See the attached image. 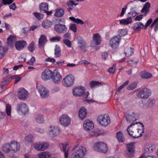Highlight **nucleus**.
<instances>
[{
    "label": "nucleus",
    "instance_id": "f257e3e1",
    "mask_svg": "<svg viewBox=\"0 0 158 158\" xmlns=\"http://www.w3.org/2000/svg\"><path fill=\"white\" fill-rule=\"evenodd\" d=\"M84 87L82 86H78L73 88V93L75 96H82L84 98H87L89 94V92H85Z\"/></svg>",
    "mask_w": 158,
    "mask_h": 158
},
{
    "label": "nucleus",
    "instance_id": "f03ea898",
    "mask_svg": "<svg viewBox=\"0 0 158 158\" xmlns=\"http://www.w3.org/2000/svg\"><path fill=\"white\" fill-rule=\"evenodd\" d=\"M93 149L95 151L104 153H106L108 149L106 145L101 141L95 143L93 146Z\"/></svg>",
    "mask_w": 158,
    "mask_h": 158
},
{
    "label": "nucleus",
    "instance_id": "7ed1b4c3",
    "mask_svg": "<svg viewBox=\"0 0 158 158\" xmlns=\"http://www.w3.org/2000/svg\"><path fill=\"white\" fill-rule=\"evenodd\" d=\"M74 80V77L71 74H70L67 75L63 78L62 83L64 86L69 87L73 85Z\"/></svg>",
    "mask_w": 158,
    "mask_h": 158
},
{
    "label": "nucleus",
    "instance_id": "20e7f679",
    "mask_svg": "<svg viewBox=\"0 0 158 158\" xmlns=\"http://www.w3.org/2000/svg\"><path fill=\"white\" fill-rule=\"evenodd\" d=\"M86 151V149L84 147L77 150L75 149V148H74L72 149L73 152L71 155V158H81L83 156Z\"/></svg>",
    "mask_w": 158,
    "mask_h": 158
},
{
    "label": "nucleus",
    "instance_id": "39448f33",
    "mask_svg": "<svg viewBox=\"0 0 158 158\" xmlns=\"http://www.w3.org/2000/svg\"><path fill=\"white\" fill-rule=\"evenodd\" d=\"M151 95V91L149 89L144 88L141 89L137 94L138 98H148Z\"/></svg>",
    "mask_w": 158,
    "mask_h": 158
},
{
    "label": "nucleus",
    "instance_id": "423d86ee",
    "mask_svg": "<svg viewBox=\"0 0 158 158\" xmlns=\"http://www.w3.org/2000/svg\"><path fill=\"white\" fill-rule=\"evenodd\" d=\"M97 120L99 124L102 126L106 127L110 123V119L105 117V115H101L98 117Z\"/></svg>",
    "mask_w": 158,
    "mask_h": 158
},
{
    "label": "nucleus",
    "instance_id": "0eeeda50",
    "mask_svg": "<svg viewBox=\"0 0 158 158\" xmlns=\"http://www.w3.org/2000/svg\"><path fill=\"white\" fill-rule=\"evenodd\" d=\"M54 29L56 33L60 34L66 32L68 28L65 24L59 23L54 25Z\"/></svg>",
    "mask_w": 158,
    "mask_h": 158
},
{
    "label": "nucleus",
    "instance_id": "6e6552de",
    "mask_svg": "<svg viewBox=\"0 0 158 158\" xmlns=\"http://www.w3.org/2000/svg\"><path fill=\"white\" fill-rule=\"evenodd\" d=\"M121 39L119 35L114 36L110 40V44L112 48L116 49L119 46V43Z\"/></svg>",
    "mask_w": 158,
    "mask_h": 158
},
{
    "label": "nucleus",
    "instance_id": "1a4fd4ad",
    "mask_svg": "<svg viewBox=\"0 0 158 158\" xmlns=\"http://www.w3.org/2000/svg\"><path fill=\"white\" fill-rule=\"evenodd\" d=\"M62 78V76L60 73L56 70H54L51 79L53 83L58 84Z\"/></svg>",
    "mask_w": 158,
    "mask_h": 158
},
{
    "label": "nucleus",
    "instance_id": "9d476101",
    "mask_svg": "<svg viewBox=\"0 0 158 158\" xmlns=\"http://www.w3.org/2000/svg\"><path fill=\"white\" fill-rule=\"evenodd\" d=\"M17 109L18 111L21 112L24 114H25L28 111V107L26 104L22 102L17 105Z\"/></svg>",
    "mask_w": 158,
    "mask_h": 158
},
{
    "label": "nucleus",
    "instance_id": "9b49d317",
    "mask_svg": "<svg viewBox=\"0 0 158 158\" xmlns=\"http://www.w3.org/2000/svg\"><path fill=\"white\" fill-rule=\"evenodd\" d=\"M59 121L62 126H67L70 124V119L68 115L63 114L60 118Z\"/></svg>",
    "mask_w": 158,
    "mask_h": 158
},
{
    "label": "nucleus",
    "instance_id": "f8f14e48",
    "mask_svg": "<svg viewBox=\"0 0 158 158\" xmlns=\"http://www.w3.org/2000/svg\"><path fill=\"white\" fill-rule=\"evenodd\" d=\"M38 89L41 98H44L48 97L49 91L44 87L41 85L39 86L38 87Z\"/></svg>",
    "mask_w": 158,
    "mask_h": 158
},
{
    "label": "nucleus",
    "instance_id": "ddd939ff",
    "mask_svg": "<svg viewBox=\"0 0 158 158\" xmlns=\"http://www.w3.org/2000/svg\"><path fill=\"white\" fill-rule=\"evenodd\" d=\"M77 40L79 48L81 50H84L85 52L86 44L83 38L81 36H78L77 38Z\"/></svg>",
    "mask_w": 158,
    "mask_h": 158
},
{
    "label": "nucleus",
    "instance_id": "4468645a",
    "mask_svg": "<svg viewBox=\"0 0 158 158\" xmlns=\"http://www.w3.org/2000/svg\"><path fill=\"white\" fill-rule=\"evenodd\" d=\"M53 72L49 69H46L43 72L41 73L42 79L44 81H47L51 78Z\"/></svg>",
    "mask_w": 158,
    "mask_h": 158
},
{
    "label": "nucleus",
    "instance_id": "2eb2a0df",
    "mask_svg": "<svg viewBox=\"0 0 158 158\" xmlns=\"http://www.w3.org/2000/svg\"><path fill=\"white\" fill-rule=\"evenodd\" d=\"M28 92L24 89H20L18 91V97L20 100H24L27 96Z\"/></svg>",
    "mask_w": 158,
    "mask_h": 158
},
{
    "label": "nucleus",
    "instance_id": "dca6fc26",
    "mask_svg": "<svg viewBox=\"0 0 158 158\" xmlns=\"http://www.w3.org/2000/svg\"><path fill=\"white\" fill-rule=\"evenodd\" d=\"M49 132L50 134L52 135V136L54 137L60 134V131L58 127L50 126Z\"/></svg>",
    "mask_w": 158,
    "mask_h": 158
},
{
    "label": "nucleus",
    "instance_id": "f3484780",
    "mask_svg": "<svg viewBox=\"0 0 158 158\" xmlns=\"http://www.w3.org/2000/svg\"><path fill=\"white\" fill-rule=\"evenodd\" d=\"M83 127L86 131H89L94 127L93 123L89 120H86L84 122Z\"/></svg>",
    "mask_w": 158,
    "mask_h": 158
},
{
    "label": "nucleus",
    "instance_id": "a211bd4d",
    "mask_svg": "<svg viewBox=\"0 0 158 158\" xmlns=\"http://www.w3.org/2000/svg\"><path fill=\"white\" fill-rule=\"evenodd\" d=\"M27 45L26 42L24 41H17L15 44V46L17 50L20 51L23 49Z\"/></svg>",
    "mask_w": 158,
    "mask_h": 158
},
{
    "label": "nucleus",
    "instance_id": "6ab92c4d",
    "mask_svg": "<svg viewBox=\"0 0 158 158\" xmlns=\"http://www.w3.org/2000/svg\"><path fill=\"white\" fill-rule=\"evenodd\" d=\"M16 40L17 39L14 36L10 35L7 39V44L8 46L13 48L14 44L17 42Z\"/></svg>",
    "mask_w": 158,
    "mask_h": 158
},
{
    "label": "nucleus",
    "instance_id": "aec40b11",
    "mask_svg": "<svg viewBox=\"0 0 158 158\" xmlns=\"http://www.w3.org/2000/svg\"><path fill=\"white\" fill-rule=\"evenodd\" d=\"M155 104V100L152 98H149L145 102L143 107L144 109L151 108Z\"/></svg>",
    "mask_w": 158,
    "mask_h": 158
},
{
    "label": "nucleus",
    "instance_id": "412c9836",
    "mask_svg": "<svg viewBox=\"0 0 158 158\" xmlns=\"http://www.w3.org/2000/svg\"><path fill=\"white\" fill-rule=\"evenodd\" d=\"M87 114L86 109L84 107L80 108L78 111V116L81 119H83L85 118Z\"/></svg>",
    "mask_w": 158,
    "mask_h": 158
},
{
    "label": "nucleus",
    "instance_id": "4be33fe9",
    "mask_svg": "<svg viewBox=\"0 0 158 158\" xmlns=\"http://www.w3.org/2000/svg\"><path fill=\"white\" fill-rule=\"evenodd\" d=\"M10 150L14 152H16L18 151L20 148V145L17 142H14L13 143H11L10 144Z\"/></svg>",
    "mask_w": 158,
    "mask_h": 158
},
{
    "label": "nucleus",
    "instance_id": "5701e85b",
    "mask_svg": "<svg viewBox=\"0 0 158 158\" xmlns=\"http://www.w3.org/2000/svg\"><path fill=\"white\" fill-rule=\"evenodd\" d=\"M126 121L129 123L135 121L137 119L135 117V114L134 113L127 114L126 116Z\"/></svg>",
    "mask_w": 158,
    "mask_h": 158
},
{
    "label": "nucleus",
    "instance_id": "b1692460",
    "mask_svg": "<svg viewBox=\"0 0 158 158\" xmlns=\"http://www.w3.org/2000/svg\"><path fill=\"white\" fill-rule=\"evenodd\" d=\"M47 42V37L44 35H42L39 39L38 46L39 48L44 47Z\"/></svg>",
    "mask_w": 158,
    "mask_h": 158
},
{
    "label": "nucleus",
    "instance_id": "393cba45",
    "mask_svg": "<svg viewBox=\"0 0 158 158\" xmlns=\"http://www.w3.org/2000/svg\"><path fill=\"white\" fill-rule=\"evenodd\" d=\"M133 28L135 31H139L141 28H144V25L141 22H138L134 23L133 25Z\"/></svg>",
    "mask_w": 158,
    "mask_h": 158
},
{
    "label": "nucleus",
    "instance_id": "a878e982",
    "mask_svg": "<svg viewBox=\"0 0 158 158\" xmlns=\"http://www.w3.org/2000/svg\"><path fill=\"white\" fill-rule=\"evenodd\" d=\"M93 40L95 43L96 45L100 44L101 42V37L100 35L98 34H94L93 35Z\"/></svg>",
    "mask_w": 158,
    "mask_h": 158
},
{
    "label": "nucleus",
    "instance_id": "bb28decb",
    "mask_svg": "<svg viewBox=\"0 0 158 158\" xmlns=\"http://www.w3.org/2000/svg\"><path fill=\"white\" fill-rule=\"evenodd\" d=\"M121 25H127L131 23L132 21V17H129L126 19H123L119 20Z\"/></svg>",
    "mask_w": 158,
    "mask_h": 158
},
{
    "label": "nucleus",
    "instance_id": "cd10ccee",
    "mask_svg": "<svg viewBox=\"0 0 158 158\" xmlns=\"http://www.w3.org/2000/svg\"><path fill=\"white\" fill-rule=\"evenodd\" d=\"M156 147L154 144H150L147 145L145 147V150L147 152L151 153L155 149Z\"/></svg>",
    "mask_w": 158,
    "mask_h": 158
},
{
    "label": "nucleus",
    "instance_id": "c85d7f7f",
    "mask_svg": "<svg viewBox=\"0 0 158 158\" xmlns=\"http://www.w3.org/2000/svg\"><path fill=\"white\" fill-rule=\"evenodd\" d=\"M140 75L142 78L148 79L152 77V74L145 70L141 71L140 73Z\"/></svg>",
    "mask_w": 158,
    "mask_h": 158
},
{
    "label": "nucleus",
    "instance_id": "c756f323",
    "mask_svg": "<svg viewBox=\"0 0 158 158\" xmlns=\"http://www.w3.org/2000/svg\"><path fill=\"white\" fill-rule=\"evenodd\" d=\"M40 12L45 13L48 10V4L45 3H42L40 5Z\"/></svg>",
    "mask_w": 158,
    "mask_h": 158
},
{
    "label": "nucleus",
    "instance_id": "7c9ffc66",
    "mask_svg": "<svg viewBox=\"0 0 158 158\" xmlns=\"http://www.w3.org/2000/svg\"><path fill=\"white\" fill-rule=\"evenodd\" d=\"M36 122L39 123H42L44 122V116L41 114H38L35 117Z\"/></svg>",
    "mask_w": 158,
    "mask_h": 158
},
{
    "label": "nucleus",
    "instance_id": "2f4dec72",
    "mask_svg": "<svg viewBox=\"0 0 158 158\" xmlns=\"http://www.w3.org/2000/svg\"><path fill=\"white\" fill-rule=\"evenodd\" d=\"M64 9L60 8L56 10L54 15L56 17H60L64 15Z\"/></svg>",
    "mask_w": 158,
    "mask_h": 158
},
{
    "label": "nucleus",
    "instance_id": "473e14b6",
    "mask_svg": "<svg viewBox=\"0 0 158 158\" xmlns=\"http://www.w3.org/2000/svg\"><path fill=\"white\" fill-rule=\"evenodd\" d=\"M2 150L5 153H8L11 151L10 144L6 143L3 145L2 148Z\"/></svg>",
    "mask_w": 158,
    "mask_h": 158
},
{
    "label": "nucleus",
    "instance_id": "72a5a7b5",
    "mask_svg": "<svg viewBox=\"0 0 158 158\" xmlns=\"http://www.w3.org/2000/svg\"><path fill=\"white\" fill-rule=\"evenodd\" d=\"M116 138L119 142H123L124 141V138L123 134L121 131H119L116 134Z\"/></svg>",
    "mask_w": 158,
    "mask_h": 158
},
{
    "label": "nucleus",
    "instance_id": "f704fd0d",
    "mask_svg": "<svg viewBox=\"0 0 158 158\" xmlns=\"http://www.w3.org/2000/svg\"><path fill=\"white\" fill-rule=\"evenodd\" d=\"M133 51L134 49L131 47L127 48L125 49L124 53L126 56L129 57L133 53Z\"/></svg>",
    "mask_w": 158,
    "mask_h": 158
},
{
    "label": "nucleus",
    "instance_id": "c9c22d12",
    "mask_svg": "<svg viewBox=\"0 0 158 158\" xmlns=\"http://www.w3.org/2000/svg\"><path fill=\"white\" fill-rule=\"evenodd\" d=\"M135 124V123H131V124H130L129 126L127 129V132H128V134L130 135L131 136H132L133 138H138L139 137V136H134L133 135V131H132V130H131L130 129V128L132 127V126H134Z\"/></svg>",
    "mask_w": 158,
    "mask_h": 158
},
{
    "label": "nucleus",
    "instance_id": "e433bc0d",
    "mask_svg": "<svg viewBox=\"0 0 158 158\" xmlns=\"http://www.w3.org/2000/svg\"><path fill=\"white\" fill-rule=\"evenodd\" d=\"M54 54L56 57H59L61 55V49L60 46L58 45L55 46V48L54 49Z\"/></svg>",
    "mask_w": 158,
    "mask_h": 158
},
{
    "label": "nucleus",
    "instance_id": "4c0bfd02",
    "mask_svg": "<svg viewBox=\"0 0 158 158\" xmlns=\"http://www.w3.org/2000/svg\"><path fill=\"white\" fill-rule=\"evenodd\" d=\"M52 22L48 20H46L44 21L42 23V26L44 28H48L52 26Z\"/></svg>",
    "mask_w": 158,
    "mask_h": 158
},
{
    "label": "nucleus",
    "instance_id": "58836bf2",
    "mask_svg": "<svg viewBox=\"0 0 158 158\" xmlns=\"http://www.w3.org/2000/svg\"><path fill=\"white\" fill-rule=\"evenodd\" d=\"M8 48L0 47V59H2L5 55V52H7Z\"/></svg>",
    "mask_w": 158,
    "mask_h": 158
},
{
    "label": "nucleus",
    "instance_id": "ea45409f",
    "mask_svg": "<svg viewBox=\"0 0 158 158\" xmlns=\"http://www.w3.org/2000/svg\"><path fill=\"white\" fill-rule=\"evenodd\" d=\"M69 19L71 21L74 23H76L77 24H83L84 22L81 19H76L73 17H70L69 18Z\"/></svg>",
    "mask_w": 158,
    "mask_h": 158
},
{
    "label": "nucleus",
    "instance_id": "a19ab883",
    "mask_svg": "<svg viewBox=\"0 0 158 158\" xmlns=\"http://www.w3.org/2000/svg\"><path fill=\"white\" fill-rule=\"evenodd\" d=\"M38 156L39 158H49L50 157L49 154L47 152H43L39 153Z\"/></svg>",
    "mask_w": 158,
    "mask_h": 158
},
{
    "label": "nucleus",
    "instance_id": "79ce46f5",
    "mask_svg": "<svg viewBox=\"0 0 158 158\" xmlns=\"http://www.w3.org/2000/svg\"><path fill=\"white\" fill-rule=\"evenodd\" d=\"M33 140V137L31 135H28L25 138V141L27 143H32Z\"/></svg>",
    "mask_w": 158,
    "mask_h": 158
},
{
    "label": "nucleus",
    "instance_id": "37998d69",
    "mask_svg": "<svg viewBox=\"0 0 158 158\" xmlns=\"http://www.w3.org/2000/svg\"><path fill=\"white\" fill-rule=\"evenodd\" d=\"M12 80L11 76H8L5 78L3 79L1 82V83H3L5 85L8 84L11 80Z\"/></svg>",
    "mask_w": 158,
    "mask_h": 158
},
{
    "label": "nucleus",
    "instance_id": "c03bdc74",
    "mask_svg": "<svg viewBox=\"0 0 158 158\" xmlns=\"http://www.w3.org/2000/svg\"><path fill=\"white\" fill-rule=\"evenodd\" d=\"M118 32V35H119L121 37V36H123L126 35L127 33V30L126 29H119Z\"/></svg>",
    "mask_w": 158,
    "mask_h": 158
},
{
    "label": "nucleus",
    "instance_id": "a18cd8bd",
    "mask_svg": "<svg viewBox=\"0 0 158 158\" xmlns=\"http://www.w3.org/2000/svg\"><path fill=\"white\" fill-rule=\"evenodd\" d=\"M101 85V83L99 81H92L90 83V86L92 88H94L95 87L99 86Z\"/></svg>",
    "mask_w": 158,
    "mask_h": 158
},
{
    "label": "nucleus",
    "instance_id": "49530a36",
    "mask_svg": "<svg viewBox=\"0 0 158 158\" xmlns=\"http://www.w3.org/2000/svg\"><path fill=\"white\" fill-rule=\"evenodd\" d=\"M62 146L63 150L64 152L65 158H67L69 155V153L68 151H66V148L68 145V144H62Z\"/></svg>",
    "mask_w": 158,
    "mask_h": 158
},
{
    "label": "nucleus",
    "instance_id": "de8ad7c7",
    "mask_svg": "<svg viewBox=\"0 0 158 158\" xmlns=\"http://www.w3.org/2000/svg\"><path fill=\"white\" fill-rule=\"evenodd\" d=\"M137 85V83L135 82H133L127 86V89L128 90H133L136 88Z\"/></svg>",
    "mask_w": 158,
    "mask_h": 158
},
{
    "label": "nucleus",
    "instance_id": "09e8293b",
    "mask_svg": "<svg viewBox=\"0 0 158 158\" xmlns=\"http://www.w3.org/2000/svg\"><path fill=\"white\" fill-rule=\"evenodd\" d=\"M41 149L42 151H44L47 149L49 147V144L46 142H43L41 143Z\"/></svg>",
    "mask_w": 158,
    "mask_h": 158
},
{
    "label": "nucleus",
    "instance_id": "8fccbe9b",
    "mask_svg": "<svg viewBox=\"0 0 158 158\" xmlns=\"http://www.w3.org/2000/svg\"><path fill=\"white\" fill-rule=\"evenodd\" d=\"M34 43L33 41L27 47L28 50L31 52H33L35 50Z\"/></svg>",
    "mask_w": 158,
    "mask_h": 158
},
{
    "label": "nucleus",
    "instance_id": "3c124183",
    "mask_svg": "<svg viewBox=\"0 0 158 158\" xmlns=\"http://www.w3.org/2000/svg\"><path fill=\"white\" fill-rule=\"evenodd\" d=\"M33 14L35 18L39 20L43 18V15L41 14L35 12L33 13Z\"/></svg>",
    "mask_w": 158,
    "mask_h": 158
},
{
    "label": "nucleus",
    "instance_id": "603ef678",
    "mask_svg": "<svg viewBox=\"0 0 158 158\" xmlns=\"http://www.w3.org/2000/svg\"><path fill=\"white\" fill-rule=\"evenodd\" d=\"M69 28L72 31L74 32L75 33L77 32V27L75 24L73 23L70 24Z\"/></svg>",
    "mask_w": 158,
    "mask_h": 158
},
{
    "label": "nucleus",
    "instance_id": "864d4df0",
    "mask_svg": "<svg viewBox=\"0 0 158 158\" xmlns=\"http://www.w3.org/2000/svg\"><path fill=\"white\" fill-rule=\"evenodd\" d=\"M60 39V37L59 36H55L51 38L50 40L51 42H58Z\"/></svg>",
    "mask_w": 158,
    "mask_h": 158
},
{
    "label": "nucleus",
    "instance_id": "5fc2aeb1",
    "mask_svg": "<svg viewBox=\"0 0 158 158\" xmlns=\"http://www.w3.org/2000/svg\"><path fill=\"white\" fill-rule=\"evenodd\" d=\"M64 43L68 47L70 48L71 47V42L68 39H64L63 40Z\"/></svg>",
    "mask_w": 158,
    "mask_h": 158
},
{
    "label": "nucleus",
    "instance_id": "6e6d98bb",
    "mask_svg": "<svg viewBox=\"0 0 158 158\" xmlns=\"http://www.w3.org/2000/svg\"><path fill=\"white\" fill-rule=\"evenodd\" d=\"M6 111L7 114L10 116L11 114V106L9 104H7L6 106Z\"/></svg>",
    "mask_w": 158,
    "mask_h": 158
},
{
    "label": "nucleus",
    "instance_id": "4d7b16f0",
    "mask_svg": "<svg viewBox=\"0 0 158 158\" xmlns=\"http://www.w3.org/2000/svg\"><path fill=\"white\" fill-rule=\"evenodd\" d=\"M41 143H36L34 145L35 149L37 151H42L41 149Z\"/></svg>",
    "mask_w": 158,
    "mask_h": 158
},
{
    "label": "nucleus",
    "instance_id": "13d9d810",
    "mask_svg": "<svg viewBox=\"0 0 158 158\" xmlns=\"http://www.w3.org/2000/svg\"><path fill=\"white\" fill-rule=\"evenodd\" d=\"M12 79H15V83L19 81L21 79V77H19L18 75H15L14 76H11Z\"/></svg>",
    "mask_w": 158,
    "mask_h": 158
},
{
    "label": "nucleus",
    "instance_id": "bf43d9fd",
    "mask_svg": "<svg viewBox=\"0 0 158 158\" xmlns=\"http://www.w3.org/2000/svg\"><path fill=\"white\" fill-rule=\"evenodd\" d=\"M152 22V19L150 18L147 22L145 26L144 27V29H146L147 27L149 26Z\"/></svg>",
    "mask_w": 158,
    "mask_h": 158
},
{
    "label": "nucleus",
    "instance_id": "052dcab7",
    "mask_svg": "<svg viewBox=\"0 0 158 158\" xmlns=\"http://www.w3.org/2000/svg\"><path fill=\"white\" fill-rule=\"evenodd\" d=\"M116 66V64H114L113 66L110 68L108 69V71L110 73H111L112 74L114 73L115 72V69H114V68H115Z\"/></svg>",
    "mask_w": 158,
    "mask_h": 158
},
{
    "label": "nucleus",
    "instance_id": "680f3d73",
    "mask_svg": "<svg viewBox=\"0 0 158 158\" xmlns=\"http://www.w3.org/2000/svg\"><path fill=\"white\" fill-rule=\"evenodd\" d=\"M35 61V57L34 56H32L31 59L30 60L27 62V63L28 64L30 65H33V64Z\"/></svg>",
    "mask_w": 158,
    "mask_h": 158
},
{
    "label": "nucleus",
    "instance_id": "e2e57ef3",
    "mask_svg": "<svg viewBox=\"0 0 158 158\" xmlns=\"http://www.w3.org/2000/svg\"><path fill=\"white\" fill-rule=\"evenodd\" d=\"M15 0H2V3L4 5H9L11 3Z\"/></svg>",
    "mask_w": 158,
    "mask_h": 158
},
{
    "label": "nucleus",
    "instance_id": "0e129e2a",
    "mask_svg": "<svg viewBox=\"0 0 158 158\" xmlns=\"http://www.w3.org/2000/svg\"><path fill=\"white\" fill-rule=\"evenodd\" d=\"M128 152L127 154H128L130 156H132L133 153L134 152V149L131 148H127Z\"/></svg>",
    "mask_w": 158,
    "mask_h": 158
},
{
    "label": "nucleus",
    "instance_id": "69168bd1",
    "mask_svg": "<svg viewBox=\"0 0 158 158\" xmlns=\"http://www.w3.org/2000/svg\"><path fill=\"white\" fill-rule=\"evenodd\" d=\"M141 12L142 13H144L145 15H146L149 12V9H147L143 7V8L141 10Z\"/></svg>",
    "mask_w": 158,
    "mask_h": 158
},
{
    "label": "nucleus",
    "instance_id": "338daca9",
    "mask_svg": "<svg viewBox=\"0 0 158 158\" xmlns=\"http://www.w3.org/2000/svg\"><path fill=\"white\" fill-rule=\"evenodd\" d=\"M64 38L67 39H70L71 37V35L70 33L68 32L65 34L63 36Z\"/></svg>",
    "mask_w": 158,
    "mask_h": 158
},
{
    "label": "nucleus",
    "instance_id": "774afa93",
    "mask_svg": "<svg viewBox=\"0 0 158 158\" xmlns=\"http://www.w3.org/2000/svg\"><path fill=\"white\" fill-rule=\"evenodd\" d=\"M73 3L74 1L72 0H69L67 2L66 4L69 7H72L73 5Z\"/></svg>",
    "mask_w": 158,
    "mask_h": 158
}]
</instances>
